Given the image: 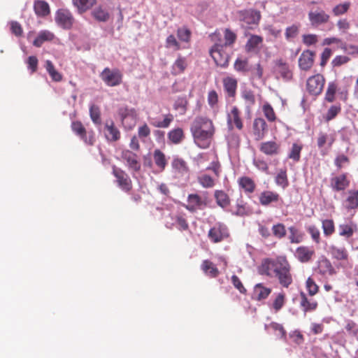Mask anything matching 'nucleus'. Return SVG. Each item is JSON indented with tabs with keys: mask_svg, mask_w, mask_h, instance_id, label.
I'll list each match as a JSON object with an SVG mask.
<instances>
[{
	"mask_svg": "<svg viewBox=\"0 0 358 358\" xmlns=\"http://www.w3.org/2000/svg\"><path fill=\"white\" fill-rule=\"evenodd\" d=\"M285 303V294L284 292L278 293L272 303V308L275 312H278Z\"/></svg>",
	"mask_w": 358,
	"mask_h": 358,
	"instance_id": "54",
	"label": "nucleus"
},
{
	"mask_svg": "<svg viewBox=\"0 0 358 358\" xmlns=\"http://www.w3.org/2000/svg\"><path fill=\"white\" fill-rule=\"evenodd\" d=\"M238 185L243 189L246 193H253L256 188L255 181L248 176H243L238 180Z\"/></svg>",
	"mask_w": 358,
	"mask_h": 358,
	"instance_id": "35",
	"label": "nucleus"
},
{
	"mask_svg": "<svg viewBox=\"0 0 358 358\" xmlns=\"http://www.w3.org/2000/svg\"><path fill=\"white\" fill-rule=\"evenodd\" d=\"M315 52L307 50H304L299 58V66L301 70L308 71L314 64Z\"/></svg>",
	"mask_w": 358,
	"mask_h": 358,
	"instance_id": "22",
	"label": "nucleus"
},
{
	"mask_svg": "<svg viewBox=\"0 0 358 358\" xmlns=\"http://www.w3.org/2000/svg\"><path fill=\"white\" fill-rule=\"evenodd\" d=\"M198 182L203 188H212L215 186L214 179L208 174H201L197 178Z\"/></svg>",
	"mask_w": 358,
	"mask_h": 358,
	"instance_id": "53",
	"label": "nucleus"
},
{
	"mask_svg": "<svg viewBox=\"0 0 358 358\" xmlns=\"http://www.w3.org/2000/svg\"><path fill=\"white\" fill-rule=\"evenodd\" d=\"M90 115L92 121L95 124H101V112L99 106L96 105H92L90 108Z\"/></svg>",
	"mask_w": 358,
	"mask_h": 358,
	"instance_id": "58",
	"label": "nucleus"
},
{
	"mask_svg": "<svg viewBox=\"0 0 358 358\" xmlns=\"http://www.w3.org/2000/svg\"><path fill=\"white\" fill-rule=\"evenodd\" d=\"M187 204L185 206V208L189 212L194 213L198 210H201L207 206V201L203 199L198 194H190L187 196Z\"/></svg>",
	"mask_w": 358,
	"mask_h": 358,
	"instance_id": "14",
	"label": "nucleus"
},
{
	"mask_svg": "<svg viewBox=\"0 0 358 358\" xmlns=\"http://www.w3.org/2000/svg\"><path fill=\"white\" fill-rule=\"evenodd\" d=\"M322 228L325 236H330L335 232L334 222L331 219L322 220Z\"/></svg>",
	"mask_w": 358,
	"mask_h": 358,
	"instance_id": "50",
	"label": "nucleus"
},
{
	"mask_svg": "<svg viewBox=\"0 0 358 358\" xmlns=\"http://www.w3.org/2000/svg\"><path fill=\"white\" fill-rule=\"evenodd\" d=\"M290 265L285 259L280 267L278 269L274 277L278 279L280 284L284 287H288L292 283V277L290 273Z\"/></svg>",
	"mask_w": 358,
	"mask_h": 358,
	"instance_id": "9",
	"label": "nucleus"
},
{
	"mask_svg": "<svg viewBox=\"0 0 358 358\" xmlns=\"http://www.w3.org/2000/svg\"><path fill=\"white\" fill-rule=\"evenodd\" d=\"M271 293V289L266 287L262 283L257 284L253 290L254 298L257 301L266 299Z\"/></svg>",
	"mask_w": 358,
	"mask_h": 358,
	"instance_id": "33",
	"label": "nucleus"
},
{
	"mask_svg": "<svg viewBox=\"0 0 358 358\" xmlns=\"http://www.w3.org/2000/svg\"><path fill=\"white\" fill-rule=\"evenodd\" d=\"M325 79L320 73L310 77L307 80L306 88L308 92L313 95L320 94L324 87Z\"/></svg>",
	"mask_w": 358,
	"mask_h": 358,
	"instance_id": "10",
	"label": "nucleus"
},
{
	"mask_svg": "<svg viewBox=\"0 0 358 358\" xmlns=\"http://www.w3.org/2000/svg\"><path fill=\"white\" fill-rule=\"evenodd\" d=\"M203 272L208 277L215 278L220 275V271L216 266L210 260H203L201 264Z\"/></svg>",
	"mask_w": 358,
	"mask_h": 358,
	"instance_id": "30",
	"label": "nucleus"
},
{
	"mask_svg": "<svg viewBox=\"0 0 358 358\" xmlns=\"http://www.w3.org/2000/svg\"><path fill=\"white\" fill-rule=\"evenodd\" d=\"M169 140L174 144L180 143L185 138L184 131L181 128H176L168 133Z\"/></svg>",
	"mask_w": 358,
	"mask_h": 358,
	"instance_id": "45",
	"label": "nucleus"
},
{
	"mask_svg": "<svg viewBox=\"0 0 358 358\" xmlns=\"http://www.w3.org/2000/svg\"><path fill=\"white\" fill-rule=\"evenodd\" d=\"M226 47L221 43L215 42L210 50V54L217 66L227 67L229 65V56L225 51Z\"/></svg>",
	"mask_w": 358,
	"mask_h": 358,
	"instance_id": "4",
	"label": "nucleus"
},
{
	"mask_svg": "<svg viewBox=\"0 0 358 358\" xmlns=\"http://www.w3.org/2000/svg\"><path fill=\"white\" fill-rule=\"evenodd\" d=\"M122 159L126 162L128 169L134 172H138L141 170V163L138 157L129 150H124L121 153Z\"/></svg>",
	"mask_w": 358,
	"mask_h": 358,
	"instance_id": "13",
	"label": "nucleus"
},
{
	"mask_svg": "<svg viewBox=\"0 0 358 358\" xmlns=\"http://www.w3.org/2000/svg\"><path fill=\"white\" fill-rule=\"evenodd\" d=\"M237 14L239 20L248 26L258 24L261 19L260 12L252 9L239 10Z\"/></svg>",
	"mask_w": 358,
	"mask_h": 358,
	"instance_id": "12",
	"label": "nucleus"
},
{
	"mask_svg": "<svg viewBox=\"0 0 358 358\" xmlns=\"http://www.w3.org/2000/svg\"><path fill=\"white\" fill-rule=\"evenodd\" d=\"M227 122L230 129H233L234 127L238 130L243 129V122L241 118V112L236 106H232L227 113Z\"/></svg>",
	"mask_w": 358,
	"mask_h": 358,
	"instance_id": "11",
	"label": "nucleus"
},
{
	"mask_svg": "<svg viewBox=\"0 0 358 358\" xmlns=\"http://www.w3.org/2000/svg\"><path fill=\"white\" fill-rule=\"evenodd\" d=\"M262 111L268 122H275L276 120V115L275 111L271 106V105L268 103H265L262 106Z\"/></svg>",
	"mask_w": 358,
	"mask_h": 358,
	"instance_id": "55",
	"label": "nucleus"
},
{
	"mask_svg": "<svg viewBox=\"0 0 358 358\" xmlns=\"http://www.w3.org/2000/svg\"><path fill=\"white\" fill-rule=\"evenodd\" d=\"M190 129L199 147L207 148L210 146L215 133V127L210 120L197 117L193 121Z\"/></svg>",
	"mask_w": 358,
	"mask_h": 358,
	"instance_id": "1",
	"label": "nucleus"
},
{
	"mask_svg": "<svg viewBox=\"0 0 358 358\" xmlns=\"http://www.w3.org/2000/svg\"><path fill=\"white\" fill-rule=\"evenodd\" d=\"M350 182L347 173H342L331 178L330 187L334 192H341L350 185Z\"/></svg>",
	"mask_w": 358,
	"mask_h": 358,
	"instance_id": "17",
	"label": "nucleus"
},
{
	"mask_svg": "<svg viewBox=\"0 0 358 358\" xmlns=\"http://www.w3.org/2000/svg\"><path fill=\"white\" fill-rule=\"evenodd\" d=\"M79 138L87 145H93L96 141L95 134L92 130L87 131L83 133V134H80Z\"/></svg>",
	"mask_w": 358,
	"mask_h": 358,
	"instance_id": "62",
	"label": "nucleus"
},
{
	"mask_svg": "<svg viewBox=\"0 0 358 358\" xmlns=\"http://www.w3.org/2000/svg\"><path fill=\"white\" fill-rule=\"evenodd\" d=\"M92 16L99 22H106L110 17L108 11L102 6L95 7L91 12Z\"/></svg>",
	"mask_w": 358,
	"mask_h": 358,
	"instance_id": "37",
	"label": "nucleus"
},
{
	"mask_svg": "<svg viewBox=\"0 0 358 358\" xmlns=\"http://www.w3.org/2000/svg\"><path fill=\"white\" fill-rule=\"evenodd\" d=\"M72 2L78 12L82 14L91 9L96 3V0H72Z\"/></svg>",
	"mask_w": 358,
	"mask_h": 358,
	"instance_id": "34",
	"label": "nucleus"
},
{
	"mask_svg": "<svg viewBox=\"0 0 358 358\" xmlns=\"http://www.w3.org/2000/svg\"><path fill=\"white\" fill-rule=\"evenodd\" d=\"M171 165L175 171L180 174L183 175L189 171V168L186 162L182 158H174Z\"/></svg>",
	"mask_w": 358,
	"mask_h": 358,
	"instance_id": "44",
	"label": "nucleus"
},
{
	"mask_svg": "<svg viewBox=\"0 0 358 358\" xmlns=\"http://www.w3.org/2000/svg\"><path fill=\"white\" fill-rule=\"evenodd\" d=\"M330 252L332 257L337 260L346 261L348 259V252L344 247L338 248L335 245H331L330 247Z\"/></svg>",
	"mask_w": 358,
	"mask_h": 358,
	"instance_id": "43",
	"label": "nucleus"
},
{
	"mask_svg": "<svg viewBox=\"0 0 358 358\" xmlns=\"http://www.w3.org/2000/svg\"><path fill=\"white\" fill-rule=\"evenodd\" d=\"M281 198L278 193L266 190L262 192L259 196V201L262 206H268L272 203H277Z\"/></svg>",
	"mask_w": 358,
	"mask_h": 358,
	"instance_id": "26",
	"label": "nucleus"
},
{
	"mask_svg": "<svg viewBox=\"0 0 358 358\" xmlns=\"http://www.w3.org/2000/svg\"><path fill=\"white\" fill-rule=\"evenodd\" d=\"M253 134L255 140L262 139L267 131V124L262 117H257L254 120L252 124Z\"/></svg>",
	"mask_w": 358,
	"mask_h": 358,
	"instance_id": "23",
	"label": "nucleus"
},
{
	"mask_svg": "<svg viewBox=\"0 0 358 358\" xmlns=\"http://www.w3.org/2000/svg\"><path fill=\"white\" fill-rule=\"evenodd\" d=\"M285 259L284 257H279L276 259H264L259 267V273L269 277H274Z\"/></svg>",
	"mask_w": 358,
	"mask_h": 358,
	"instance_id": "8",
	"label": "nucleus"
},
{
	"mask_svg": "<svg viewBox=\"0 0 358 358\" xmlns=\"http://www.w3.org/2000/svg\"><path fill=\"white\" fill-rule=\"evenodd\" d=\"M316 271L324 278L332 276L337 273L336 268L327 257H323L318 261Z\"/></svg>",
	"mask_w": 358,
	"mask_h": 358,
	"instance_id": "16",
	"label": "nucleus"
},
{
	"mask_svg": "<svg viewBox=\"0 0 358 358\" xmlns=\"http://www.w3.org/2000/svg\"><path fill=\"white\" fill-rule=\"evenodd\" d=\"M300 307L304 313L315 311L318 307V303L313 299H309L303 292L300 293Z\"/></svg>",
	"mask_w": 358,
	"mask_h": 358,
	"instance_id": "25",
	"label": "nucleus"
},
{
	"mask_svg": "<svg viewBox=\"0 0 358 358\" xmlns=\"http://www.w3.org/2000/svg\"><path fill=\"white\" fill-rule=\"evenodd\" d=\"M120 131L115 127L112 120H107L105 124V137L108 141L116 142L120 138Z\"/></svg>",
	"mask_w": 358,
	"mask_h": 358,
	"instance_id": "24",
	"label": "nucleus"
},
{
	"mask_svg": "<svg viewBox=\"0 0 358 358\" xmlns=\"http://www.w3.org/2000/svg\"><path fill=\"white\" fill-rule=\"evenodd\" d=\"M315 250L308 246H299L296 249L295 257L301 263H308L313 259Z\"/></svg>",
	"mask_w": 358,
	"mask_h": 358,
	"instance_id": "20",
	"label": "nucleus"
},
{
	"mask_svg": "<svg viewBox=\"0 0 358 358\" xmlns=\"http://www.w3.org/2000/svg\"><path fill=\"white\" fill-rule=\"evenodd\" d=\"M55 20L57 25L64 29H71L75 22L73 14L66 8H60L57 10Z\"/></svg>",
	"mask_w": 358,
	"mask_h": 358,
	"instance_id": "6",
	"label": "nucleus"
},
{
	"mask_svg": "<svg viewBox=\"0 0 358 358\" xmlns=\"http://www.w3.org/2000/svg\"><path fill=\"white\" fill-rule=\"evenodd\" d=\"M224 43H221L224 47L232 46L236 41V34L230 29H225L224 31Z\"/></svg>",
	"mask_w": 358,
	"mask_h": 358,
	"instance_id": "51",
	"label": "nucleus"
},
{
	"mask_svg": "<svg viewBox=\"0 0 358 358\" xmlns=\"http://www.w3.org/2000/svg\"><path fill=\"white\" fill-rule=\"evenodd\" d=\"M271 329L276 337L279 339H282L286 341L287 338V332L283 326L281 324L272 322L269 324L265 325V329Z\"/></svg>",
	"mask_w": 358,
	"mask_h": 358,
	"instance_id": "40",
	"label": "nucleus"
},
{
	"mask_svg": "<svg viewBox=\"0 0 358 358\" xmlns=\"http://www.w3.org/2000/svg\"><path fill=\"white\" fill-rule=\"evenodd\" d=\"M187 66L186 59L179 56L172 65V73L179 75L182 73Z\"/></svg>",
	"mask_w": 358,
	"mask_h": 358,
	"instance_id": "46",
	"label": "nucleus"
},
{
	"mask_svg": "<svg viewBox=\"0 0 358 358\" xmlns=\"http://www.w3.org/2000/svg\"><path fill=\"white\" fill-rule=\"evenodd\" d=\"M118 115L120 116V120L122 125L127 129H131L133 125H127V121L131 118L132 121H134L136 117V110L134 108H128L127 107H122L118 110Z\"/></svg>",
	"mask_w": 358,
	"mask_h": 358,
	"instance_id": "27",
	"label": "nucleus"
},
{
	"mask_svg": "<svg viewBox=\"0 0 358 358\" xmlns=\"http://www.w3.org/2000/svg\"><path fill=\"white\" fill-rule=\"evenodd\" d=\"M336 141V137L334 134H327L320 131L317 138V145L319 149L322 150L325 145H327L330 148Z\"/></svg>",
	"mask_w": 358,
	"mask_h": 358,
	"instance_id": "28",
	"label": "nucleus"
},
{
	"mask_svg": "<svg viewBox=\"0 0 358 358\" xmlns=\"http://www.w3.org/2000/svg\"><path fill=\"white\" fill-rule=\"evenodd\" d=\"M234 69L238 72H247L249 71V65L248 59H236L234 62Z\"/></svg>",
	"mask_w": 358,
	"mask_h": 358,
	"instance_id": "64",
	"label": "nucleus"
},
{
	"mask_svg": "<svg viewBox=\"0 0 358 358\" xmlns=\"http://www.w3.org/2000/svg\"><path fill=\"white\" fill-rule=\"evenodd\" d=\"M289 239L292 243H299L303 241V234L294 226L289 227Z\"/></svg>",
	"mask_w": 358,
	"mask_h": 358,
	"instance_id": "52",
	"label": "nucleus"
},
{
	"mask_svg": "<svg viewBox=\"0 0 358 358\" xmlns=\"http://www.w3.org/2000/svg\"><path fill=\"white\" fill-rule=\"evenodd\" d=\"M341 112V104H336V105H333L331 106L324 118H325V120L329 122L330 120H332L333 119H334Z\"/></svg>",
	"mask_w": 358,
	"mask_h": 358,
	"instance_id": "60",
	"label": "nucleus"
},
{
	"mask_svg": "<svg viewBox=\"0 0 358 358\" xmlns=\"http://www.w3.org/2000/svg\"><path fill=\"white\" fill-rule=\"evenodd\" d=\"M45 68L52 81L60 82L62 80V74L56 70L53 63L50 60L45 61Z\"/></svg>",
	"mask_w": 358,
	"mask_h": 358,
	"instance_id": "41",
	"label": "nucleus"
},
{
	"mask_svg": "<svg viewBox=\"0 0 358 358\" xmlns=\"http://www.w3.org/2000/svg\"><path fill=\"white\" fill-rule=\"evenodd\" d=\"M308 16L311 26L314 28L327 24L330 20V15L323 10H310Z\"/></svg>",
	"mask_w": 358,
	"mask_h": 358,
	"instance_id": "15",
	"label": "nucleus"
},
{
	"mask_svg": "<svg viewBox=\"0 0 358 358\" xmlns=\"http://www.w3.org/2000/svg\"><path fill=\"white\" fill-rule=\"evenodd\" d=\"M345 200V208L348 210H357L358 208V189H349Z\"/></svg>",
	"mask_w": 358,
	"mask_h": 358,
	"instance_id": "29",
	"label": "nucleus"
},
{
	"mask_svg": "<svg viewBox=\"0 0 358 358\" xmlns=\"http://www.w3.org/2000/svg\"><path fill=\"white\" fill-rule=\"evenodd\" d=\"M55 34L48 30L41 31L33 42V45L40 48L45 42L52 41L55 38Z\"/></svg>",
	"mask_w": 358,
	"mask_h": 358,
	"instance_id": "32",
	"label": "nucleus"
},
{
	"mask_svg": "<svg viewBox=\"0 0 358 358\" xmlns=\"http://www.w3.org/2000/svg\"><path fill=\"white\" fill-rule=\"evenodd\" d=\"M191 35V31L186 27H180L177 29V36L182 42L189 43Z\"/></svg>",
	"mask_w": 358,
	"mask_h": 358,
	"instance_id": "57",
	"label": "nucleus"
},
{
	"mask_svg": "<svg viewBox=\"0 0 358 358\" xmlns=\"http://www.w3.org/2000/svg\"><path fill=\"white\" fill-rule=\"evenodd\" d=\"M100 78L108 87H115L122 83L123 75L118 69L105 68L100 73Z\"/></svg>",
	"mask_w": 358,
	"mask_h": 358,
	"instance_id": "2",
	"label": "nucleus"
},
{
	"mask_svg": "<svg viewBox=\"0 0 358 358\" xmlns=\"http://www.w3.org/2000/svg\"><path fill=\"white\" fill-rule=\"evenodd\" d=\"M275 184L285 189L289 186V180L287 174L286 169H281L278 171L275 177Z\"/></svg>",
	"mask_w": 358,
	"mask_h": 358,
	"instance_id": "42",
	"label": "nucleus"
},
{
	"mask_svg": "<svg viewBox=\"0 0 358 358\" xmlns=\"http://www.w3.org/2000/svg\"><path fill=\"white\" fill-rule=\"evenodd\" d=\"M153 159L159 171H163L167 165V159L164 153L159 149L155 150Z\"/></svg>",
	"mask_w": 358,
	"mask_h": 358,
	"instance_id": "39",
	"label": "nucleus"
},
{
	"mask_svg": "<svg viewBox=\"0 0 358 358\" xmlns=\"http://www.w3.org/2000/svg\"><path fill=\"white\" fill-rule=\"evenodd\" d=\"M241 98L245 103V112L250 115L251 113V108L255 104V96L251 90H244L241 94Z\"/></svg>",
	"mask_w": 358,
	"mask_h": 358,
	"instance_id": "31",
	"label": "nucleus"
},
{
	"mask_svg": "<svg viewBox=\"0 0 358 358\" xmlns=\"http://www.w3.org/2000/svg\"><path fill=\"white\" fill-rule=\"evenodd\" d=\"M350 7V2H345L340 3L334 6L332 9V13L335 16H339L343 15L348 12Z\"/></svg>",
	"mask_w": 358,
	"mask_h": 358,
	"instance_id": "63",
	"label": "nucleus"
},
{
	"mask_svg": "<svg viewBox=\"0 0 358 358\" xmlns=\"http://www.w3.org/2000/svg\"><path fill=\"white\" fill-rule=\"evenodd\" d=\"M263 43V38L261 36L251 34L248 39L245 50L248 53H258Z\"/></svg>",
	"mask_w": 358,
	"mask_h": 358,
	"instance_id": "21",
	"label": "nucleus"
},
{
	"mask_svg": "<svg viewBox=\"0 0 358 358\" xmlns=\"http://www.w3.org/2000/svg\"><path fill=\"white\" fill-rule=\"evenodd\" d=\"M306 287L310 296H315L319 292V286L311 277L308 278L306 280Z\"/></svg>",
	"mask_w": 358,
	"mask_h": 358,
	"instance_id": "59",
	"label": "nucleus"
},
{
	"mask_svg": "<svg viewBox=\"0 0 358 358\" xmlns=\"http://www.w3.org/2000/svg\"><path fill=\"white\" fill-rule=\"evenodd\" d=\"M357 229V224L351 222L350 224H340L339 225V235L346 238H350L355 231Z\"/></svg>",
	"mask_w": 358,
	"mask_h": 358,
	"instance_id": "47",
	"label": "nucleus"
},
{
	"mask_svg": "<svg viewBox=\"0 0 358 358\" xmlns=\"http://www.w3.org/2000/svg\"><path fill=\"white\" fill-rule=\"evenodd\" d=\"M229 236L227 227L222 223L217 222L211 227L208 233V237L213 243H218L223 241Z\"/></svg>",
	"mask_w": 358,
	"mask_h": 358,
	"instance_id": "5",
	"label": "nucleus"
},
{
	"mask_svg": "<svg viewBox=\"0 0 358 358\" xmlns=\"http://www.w3.org/2000/svg\"><path fill=\"white\" fill-rule=\"evenodd\" d=\"M34 10L36 15L45 17L50 13L49 4L45 1L38 0L34 3Z\"/></svg>",
	"mask_w": 358,
	"mask_h": 358,
	"instance_id": "36",
	"label": "nucleus"
},
{
	"mask_svg": "<svg viewBox=\"0 0 358 358\" xmlns=\"http://www.w3.org/2000/svg\"><path fill=\"white\" fill-rule=\"evenodd\" d=\"M259 150L267 156H277L280 153V145L274 141L262 142L259 145Z\"/></svg>",
	"mask_w": 358,
	"mask_h": 358,
	"instance_id": "18",
	"label": "nucleus"
},
{
	"mask_svg": "<svg viewBox=\"0 0 358 358\" xmlns=\"http://www.w3.org/2000/svg\"><path fill=\"white\" fill-rule=\"evenodd\" d=\"M300 24H294L289 27H287L285 29V36L287 41L296 38L299 33Z\"/></svg>",
	"mask_w": 358,
	"mask_h": 358,
	"instance_id": "56",
	"label": "nucleus"
},
{
	"mask_svg": "<svg viewBox=\"0 0 358 358\" xmlns=\"http://www.w3.org/2000/svg\"><path fill=\"white\" fill-rule=\"evenodd\" d=\"M112 169L117 185L124 192L129 193L133 188V184L129 175L115 165L112 166Z\"/></svg>",
	"mask_w": 358,
	"mask_h": 358,
	"instance_id": "3",
	"label": "nucleus"
},
{
	"mask_svg": "<svg viewBox=\"0 0 358 358\" xmlns=\"http://www.w3.org/2000/svg\"><path fill=\"white\" fill-rule=\"evenodd\" d=\"M273 72L276 78H282L284 81L288 82L293 78V72L289 64L282 59H277L275 62Z\"/></svg>",
	"mask_w": 358,
	"mask_h": 358,
	"instance_id": "7",
	"label": "nucleus"
},
{
	"mask_svg": "<svg viewBox=\"0 0 358 358\" xmlns=\"http://www.w3.org/2000/svg\"><path fill=\"white\" fill-rule=\"evenodd\" d=\"M303 149V145L299 143H294L288 153V158L297 162L301 159V152Z\"/></svg>",
	"mask_w": 358,
	"mask_h": 358,
	"instance_id": "48",
	"label": "nucleus"
},
{
	"mask_svg": "<svg viewBox=\"0 0 358 358\" xmlns=\"http://www.w3.org/2000/svg\"><path fill=\"white\" fill-rule=\"evenodd\" d=\"M214 197L217 204L224 208L230 205V198L229 195L223 190H215L214 192Z\"/></svg>",
	"mask_w": 358,
	"mask_h": 358,
	"instance_id": "38",
	"label": "nucleus"
},
{
	"mask_svg": "<svg viewBox=\"0 0 358 358\" xmlns=\"http://www.w3.org/2000/svg\"><path fill=\"white\" fill-rule=\"evenodd\" d=\"M224 91L229 98L235 99L238 87V80L232 76H227L222 79Z\"/></svg>",
	"mask_w": 358,
	"mask_h": 358,
	"instance_id": "19",
	"label": "nucleus"
},
{
	"mask_svg": "<svg viewBox=\"0 0 358 358\" xmlns=\"http://www.w3.org/2000/svg\"><path fill=\"white\" fill-rule=\"evenodd\" d=\"M249 213V208L247 203L242 199L238 200L236 205V210L234 214L238 216L246 215Z\"/></svg>",
	"mask_w": 358,
	"mask_h": 358,
	"instance_id": "61",
	"label": "nucleus"
},
{
	"mask_svg": "<svg viewBox=\"0 0 358 358\" xmlns=\"http://www.w3.org/2000/svg\"><path fill=\"white\" fill-rule=\"evenodd\" d=\"M338 91V85L335 82H330L328 84L325 93V100L327 102L332 103L335 101V94Z\"/></svg>",
	"mask_w": 358,
	"mask_h": 358,
	"instance_id": "49",
	"label": "nucleus"
}]
</instances>
